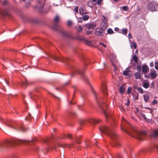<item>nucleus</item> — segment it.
I'll list each match as a JSON object with an SVG mask.
<instances>
[{
    "instance_id": "obj_1",
    "label": "nucleus",
    "mask_w": 158,
    "mask_h": 158,
    "mask_svg": "<svg viewBox=\"0 0 158 158\" xmlns=\"http://www.w3.org/2000/svg\"><path fill=\"white\" fill-rule=\"evenodd\" d=\"M32 140H20L13 139L10 140H6L4 142L0 143V149L3 147H10L14 146L16 144L23 143H28L32 142Z\"/></svg>"
},
{
    "instance_id": "obj_2",
    "label": "nucleus",
    "mask_w": 158,
    "mask_h": 158,
    "mask_svg": "<svg viewBox=\"0 0 158 158\" xmlns=\"http://www.w3.org/2000/svg\"><path fill=\"white\" fill-rule=\"evenodd\" d=\"M113 126H111L110 127L105 126H102L99 128L100 131L102 133L108 135L112 139H114L116 137V135L113 130Z\"/></svg>"
},
{
    "instance_id": "obj_3",
    "label": "nucleus",
    "mask_w": 158,
    "mask_h": 158,
    "mask_svg": "<svg viewBox=\"0 0 158 158\" xmlns=\"http://www.w3.org/2000/svg\"><path fill=\"white\" fill-rule=\"evenodd\" d=\"M32 0H23V1L27 3H29ZM38 2L37 8L39 11L42 14L46 13L44 11V2L45 0H36Z\"/></svg>"
},
{
    "instance_id": "obj_4",
    "label": "nucleus",
    "mask_w": 158,
    "mask_h": 158,
    "mask_svg": "<svg viewBox=\"0 0 158 158\" xmlns=\"http://www.w3.org/2000/svg\"><path fill=\"white\" fill-rule=\"evenodd\" d=\"M94 93L96 97V100L97 103L99 105L100 107L102 110L103 113L105 114H106L105 108L107 107V105L106 104L104 103L103 102L101 101L102 98H101L98 99L97 97L96 94L94 92Z\"/></svg>"
},
{
    "instance_id": "obj_5",
    "label": "nucleus",
    "mask_w": 158,
    "mask_h": 158,
    "mask_svg": "<svg viewBox=\"0 0 158 158\" xmlns=\"http://www.w3.org/2000/svg\"><path fill=\"white\" fill-rule=\"evenodd\" d=\"M134 133L136 135V137L139 140H143V137L147 134L146 132L144 131H139L135 130Z\"/></svg>"
},
{
    "instance_id": "obj_6",
    "label": "nucleus",
    "mask_w": 158,
    "mask_h": 158,
    "mask_svg": "<svg viewBox=\"0 0 158 158\" xmlns=\"http://www.w3.org/2000/svg\"><path fill=\"white\" fill-rule=\"evenodd\" d=\"M7 125L9 127H12L14 129L19 131L24 132L26 130V129L24 128L21 124H18L16 127H13L8 124H7Z\"/></svg>"
},
{
    "instance_id": "obj_7",
    "label": "nucleus",
    "mask_w": 158,
    "mask_h": 158,
    "mask_svg": "<svg viewBox=\"0 0 158 158\" xmlns=\"http://www.w3.org/2000/svg\"><path fill=\"white\" fill-rule=\"evenodd\" d=\"M156 3L154 2H151L149 3L148 5V9L151 11H156Z\"/></svg>"
},
{
    "instance_id": "obj_8",
    "label": "nucleus",
    "mask_w": 158,
    "mask_h": 158,
    "mask_svg": "<svg viewBox=\"0 0 158 158\" xmlns=\"http://www.w3.org/2000/svg\"><path fill=\"white\" fill-rule=\"evenodd\" d=\"M60 20L59 17L57 15L56 16L54 19V24L52 28L55 30H56L58 26V23Z\"/></svg>"
},
{
    "instance_id": "obj_9",
    "label": "nucleus",
    "mask_w": 158,
    "mask_h": 158,
    "mask_svg": "<svg viewBox=\"0 0 158 158\" xmlns=\"http://www.w3.org/2000/svg\"><path fill=\"white\" fill-rule=\"evenodd\" d=\"M96 24L94 22H90L85 24L84 26L88 29H93L96 26Z\"/></svg>"
},
{
    "instance_id": "obj_10",
    "label": "nucleus",
    "mask_w": 158,
    "mask_h": 158,
    "mask_svg": "<svg viewBox=\"0 0 158 158\" xmlns=\"http://www.w3.org/2000/svg\"><path fill=\"white\" fill-rule=\"evenodd\" d=\"M71 69L73 72L72 74H71V77H72L73 76V74L75 73H78L81 75H83V71L78 70V69L76 68H74L73 67H72V69Z\"/></svg>"
},
{
    "instance_id": "obj_11",
    "label": "nucleus",
    "mask_w": 158,
    "mask_h": 158,
    "mask_svg": "<svg viewBox=\"0 0 158 158\" xmlns=\"http://www.w3.org/2000/svg\"><path fill=\"white\" fill-rule=\"evenodd\" d=\"M0 15L2 17L5 16H9L10 15L9 13L6 9H3L0 10Z\"/></svg>"
},
{
    "instance_id": "obj_12",
    "label": "nucleus",
    "mask_w": 158,
    "mask_h": 158,
    "mask_svg": "<svg viewBox=\"0 0 158 158\" xmlns=\"http://www.w3.org/2000/svg\"><path fill=\"white\" fill-rule=\"evenodd\" d=\"M132 74V71H130L129 69L127 68L123 72V75L126 76H128L129 77H131Z\"/></svg>"
},
{
    "instance_id": "obj_13",
    "label": "nucleus",
    "mask_w": 158,
    "mask_h": 158,
    "mask_svg": "<svg viewBox=\"0 0 158 158\" xmlns=\"http://www.w3.org/2000/svg\"><path fill=\"white\" fill-rule=\"evenodd\" d=\"M103 20L101 24V26L102 29H106L108 26L107 20L104 16H103Z\"/></svg>"
},
{
    "instance_id": "obj_14",
    "label": "nucleus",
    "mask_w": 158,
    "mask_h": 158,
    "mask_svg": "<svg viewBox=\"0 0 158 158\" xmlns=\"http://www.w3.org/2000/svg\"><path fill=\"white\" fill-rule=\"evenodd\" d=\"M32 84V82L28 81L27 80H25L24 81L22 82L21 85L23 88H25L27 85H31Z\"/></svg>"
},
{
    "instance_id": "obj_15",
    "label": "nucleus",
    "mask_w": 158,
    "mask_h": 158,
    "mask_svg": "<svg viewBox=\"0 0 158 158\" xmlns=\"http://www.w3.org/2000/svg\"><path fill=\"white\" fill-rule=\"evenodd\" d=\"M102 90L104 94L107 95V91L106 87V83L104 82L102 83Z\"/></svg>"
},
{
    "instance_id": "obj_16",
    "label": "nucleus",
    "mask_w": 158,
    "mask_h": 158,
    "mask_svg": "<svg viewBox=\"0 0 158 158\" xmlns=\"http://www.w3.org/2000/svg\"><path fill=\"white\" fill-rule=\"evenodd\" d=\"M151 137L153 138H158V129L153 131L151 134Z\"/></svg>"
},
{
    "instance_id": "obj_17",
    "label": "nucleus",
    "mask_w": 158,
    "mask_h": 158,
    "mask_svg": "<svg viewBox=\"0 0 158 158\" xmlns=\"http://www.w3.org/2000/svg\"><path fill=\"white\" fill-rule=\"evenodd\" d=\"M150 75L151 77L153 79L155 78L156 77L157 75V74L156 73V71L154 69L151 71V73H150Z\"/></svg>"
},
{
    "instance_id": "obj_18",
    "label": "nucleus",
    "mask_w": 158,
    "mask_h": 158,
    "mask_svg": "<svg viewBox=\"0 0 158 158\" xmlns=\"http://www.w3.org/2000/svg\"><path fill=\"white\" fill-rule=\"evenodd\" d=\"M37 91V89L36 88H35L33 90L29 92V96L31 98H33V97L35 95V93Z\"/></svg>"
},
{
    "instance_id": "obj_19",
    "label": "nucleus",
    "mask_w": 158,
    "mask_h": 158,
    "mask_svg": "<svg viewBox=\"0 0 158 158\" xmlns=\"http://www.w3.org/2000/svg\"><path fill=\"white\" fill-rule=\"evenodd\" d=\"M102 32V30L98 28L96 29L95 31V34L97 35H101Z\"/></svg>"
},
{
    "instance_id": "obj_20",
    "label": "nucleus",
    "mask_w": 158,
    "mask_h": 158,
    "mask_svg": "<svg viewBox=\"0 0 158 158\" xmlns=\"http://www.w3.org/2000/svg\"><path fill=\"white\" fill-rule=\"evenodd\" d=\"M60 33L66 37L71 38V37L70 34L67 33L64 31L62 30L60 31Z\"/></svg>"
},
{
    "instance_id": "obj_21",
    "label": "nucleus",
    "mask_w": 158,
    "mask_h": 158,
    "mask_svg": "<svg viewBox=\"0 0 158 158\" xmlns=\"http://www.w3.org/2000/svg\"><path fill=\"white\" fill-rule=\"evenodd\" d=\"M53 58L54 60H62L63 61H65L68 59L66 58H64L63 57H59L57 56H54Z\"/></svg>"
},
{
    "instance_id": "obj_22",
    "label": "nucleus",
    "mask_w": 158,
    "mask_h": 158,
    "mask_svg": "<svg viewBox=\"0 0 158 158\" xmlns=\"http://www.w3.org/2000/svg\"><path fill=\"white\" fill-rule=\"evenodd\" d=\"M142 72L143 73H146L149 70V68L146 65H143L142 67Z\"/></svg>"
},
{
    "instance_id": "obj_23",
    "label": "nucleus",
    "mask_w": 158,
    "mask_h": 158,
    "mask_svg": "<svg viewBox=\"0 0 158 158\" xmlns=\"http://www.w3.org/2000/svg\"><path fill=\"white\" fill-rule=\"evenodd\" d=\"M99 121L94 118H90L88 122L92 124H94L98 123Z\"/></svg>"
},
{
    "instance_id": "obj_24",
    "label": "nucleus",
    "mask_w": 158,
    "mask_h": 158,
    "mask_svg": "<svg viewBox=\"0 0 158 158\" xmlns=\"http://www.w3.org/2000/svg\"><path fill=\"white\" fill-rule=\"evenodd\" d=\"M137 44L134 42L131 41L130 43V46L131 48H132L134 47V49H136V48Z\"/></svg>"
},
{
    "instance_id": "obj_25",
    "label": "nucleus",
    "mask_w": 158,
    "mask_h": 158,
    "mask_svg": "<svg viewBox=\"0 0 158 158\" xmlns=\"http://www.w3.org/2000/svg\"><path fill=\"white\" fill-rule=\"evenodd\" d=\"M142 86L144 88L147 89L149 87V83L147 82H144L142 83Z\"/></svg>"
},
{
    "instance_id": "obj_26",
    "label": "nucleus",
    "mask_w": 158,
    "mask_h": 158,
    "mask_svg": "<svg viewBox=\"0 0 158 158\" xmlns=\"http://www.w3.org/2000/svg\"><path fill=\"white\" fill-rule=\"evenodd\" d=\"M135 78L137 79H139L141 77V75L139 73H136L135 74Z\"/></svg>"
},
{
    "instance_id": "obj_27",
    "label": "nucleus",
    "mask_w": 158,
    "mask_h": 158,
    "mask_svg": "<svg viewBox=\"0 0 158 158\" xmlns=\"http://www.w3.org/2000/svg\"><path fill=\"white\" fill-rule=\"evenodd\" d=\"M144 99L146 102H147L149 100V97L147 95H145L143 97Z\"/></svg>"
},
{
    "instance_id": "obj_28",
    "label": "nucleus",
    "mask_w": 158,
    "mask_h": 158,
    "mask_svg": "<svg viewBox=\"0 0 158 158\" xmlns=\"http://www.w3.org/2000/svg\"><path fill=\"white\" fill-rule=\"evenodd\" d=\"M135 89L137 90L139 93L142 94L143 93V89L141 87H137Z\"/></svg>"
},
{
    "instance_id": "obj_29",
    "label": "nucleus",
    "mask_w": 158,
    "mask_h": 158,
    "mask_svg": "<svg viewBox=\"0 0 158 158\" xmlns=\"http://www.w3.org/2000/svg\"><path fill=\"white\" fill-rule=\"evenodd\" d=\"M89 16L87 15H85L83 16L82 19L84 21H86L89 19Z\"/></svg>"
},
{
    "instance_id": "obj_30",
    "label": "nucleus",
    "mask_w": 158,
    "mask_h": 158,
    "mask_svg": "<svg viewBox=\"0 0 158 158\" xmlns=\"http://www.w3.org/2000/svg\"><path fill=\"white\" fill-rule=\"evenodd\" d=\"M133 60L135 61V62L136 63L138 61V58L136 55H133Z\"/></svg>"
},
{
    "instance_id": "obj_31",
    "label": "nucleus",
    "mask_w": 158,
    "mask_h": 158,
    "mask_svg": "<svg viewBox=\"0 0 158 158\" xmlns=\"http://www.w3.org/2000/svg\"><path fill=\"white\" fill-rule=\"evenodd\" d=\"M76 29L77 31L79 32L81 31L82 30V27L81 26H78V27H77Z\"/></svg>"
},
{
    "instance_id": "obj_32",
    "label": "nucleus",
    "mask_w": 158,
    "mask_h": 158,
    "mask_svg": "<svg viewBox=\"0 0 158 158\" xmlns=\"http://www.w3.org/2000/svg\"><path fill=\"white\" fill-rule=\"evenodd\" d=\"M107 33L109 34H112L114 33L113 30L111 28H109L107 30Z\"/></svg>"
},
{
    "instance_id": "obj_33",
    "label": "nucleus",
    "mask_w": 158,
    "mask_h": 158,
    "mask_svg": "<svg viewBox=\"0 0 158 158\" xmlns=\"http://www.w3.org/2000/svg\"><path fill=\"white\" fill-rule=\"evenodd\" d=\"M81 137L80 136L79 137H77V139H75V141L76 143L78 144H79L80 142H79V140H80L81 138Z\"/></svg>"
},
{
    "instance_id": "obj_34",
    "label": "nucleus",
    "mask_w": 158,
    "mask_h": 158,
    "mask_svg": "<svg viewBox=\"0 0 158 158\" xmlns=\"http://www.w3.org/2000/svg\"><path fill=\"white\" fill-rule=\"evenodd\" d=\"M112 65L113 66V67H114V72L113 74V75H114V74L115 75H116V73L115 72V71L116 70H117V68H116V66L115 65H114V64H112Z\"/></svg>"
},
{
    "instance_id": "obj_35",
    "label": "nucleus",
    "mask_w": 158,
    "mask_h": 158,
    "mask_svg": "<svg viewBox=\"0 0 158 158\" xmlns=\"http://www.w3.org/2000/svg\"><path fill=\"white\" fill-rule=\"evenodd\" d=\"M122 33L124 35H126L127 33V29H123L122 30Z\"/></svg>"
},
{
    "instance_id": "obj_36",
    "label": "nucleus",
    "mask_w": 158,
    "mask_h": 158,
    "mask_svg": "<svg viewBox=\"0 0 158 158\" xmlns=\"http://www.w3.org/2000/svg\"><path fill=\"white\" fill-rule=\"evenodd\" d=\"M122 9L123 10L127 11L128 10V8L127 6H124L122 7Z\"/></svg>"
},
{
    "instance_id": "obj_37",
    "label": "nucleus",
    "mask_w": 158,
    "mask_h": 158,
    "mask_svg": "<svg viewBox=\"0 0 158 158\" xmlns=\"http://www.w3.org/2000/svg\"><path fill=\"white\" fill-rule=\"evenodd\" d=\"M85 44L88 45H91V42L88 40H85Z\"/></svg>"
},
{
    "instance_id": "obj_38",
    "label": "nucleus",
    "mask_w": 158,
    "mask_h": 158,
    "mask_svg": "<svg viewBox=\"0 0 158 158\" xmlns=\"http://www.w3.org/2000/svg\"><path fill=\"white\" fill-rule=\"evenodd\" d=\"M73 24L72 22L70 20H69L67 22V24L68 26H71Z\"/></svg>"
},
{
    "instance_id": "obj_39",
    "label": "nucleus",
    "mask_w": 158,
    "mask_h": 158,
    "mask_svg": "<svg viewBox=\"0 0 158 158\" xmlns=\"http://www.w3.org/2000/svg\"><path fill=\"white\" fill-rule=\"evenodd\" d=\"M83 10L82 8H81L79 9L80 13L81 15H83L84 13L83 12Z\"/></svg>"
},
{
    "instance_id": "obj_40",
    "label": "nucleus",
    "mask_w": 158,
    "mask_h": 158,
    "mask_svg": "<svg viewBox=\"0 0 158 158\" xmlns=\"http://www.w3.org/2000/svg\"><path fill=\"white\" fill-rule=\"evenodd\" d=\"M155 68L158 70V62H156L155 63Z\"/></svg>"
},
{
    "instance_id": "obj_41",
    "label": "nucleus",
    "mask_w": 158,
    "mask_h": 158,
    "mask_svg": "<svg viewBox=\"0 0 158 158\" xmlns=\"http://www.w3.org/2000/svg\"><path fill=\"white\" fill-rule=\"evenodd\" d=\"M124 90V88L122 87H120L119 90L121 93H123Z\"/></svg>"
},
{
    "instance_id": "obj_42",
    "label": "nucleus",
    "mask_w": 158,
    "mask_h": 158,
    "mask_svg": "<svg viewBox=\"0 0 158 158\" xmlns=\"http://www.w3.org/2000/svg\"><path fill=\"white\" fill-rule=\"evenodd\" d=\"M99 44L100 45L102 46V47H104V48H105L106 47V45L104 44L103 43L100 42L99 43Z\"/></svg>"
},
{
    "instance_id": "obj_43",
    "label": "nucleus",
    "mask_w": 158,
    "mask_h": 158,
    "mask_svg": "<svg viewBox=\"0 0 158 158\" xmlns=\"http://www.w3.org/2000/svg\"><path fill=\"white\" fill-rule=\"evenodd\" d=\"M131 90V88L130 87H129L127 89V93L128 94H130Z\"/></svg>"
},
{
    "instance_id": "obj_44",
    "label": "nucleus",
    "mask_w": 158,
    "mask_h": 158,
    "mask_svg": "<svg viewBox=\"0 0 158 158\" xmlns=\"http://www.w3.org/2000/svg\"><path fill=\"white\" fill-rule=\"evenodd\" d=\"M157 104V101L156 100L154 99L152 102V104L153 105H156Z\"/></svg>"
},
{
    "instance_id": "obj_45",
    "label": "nucleus",
    "mask_w": 158,
    "mask_h": 158,
    "mask_svg": "<svg viewBox=\"0 0 158 158\" xmlns=\"http://www.w3.org/2000/svg\"><path fill=\"white\" fill-rule=\"evenodd\" d=\"M89 140L86 141L85 142V144L86 147H88L89 145Z\"/></svg>"
},
{
    "instance_id": "obj_46",
    "label": "nucleus",
    "mask_w": 158,
    "mask_h": 158,
    "mask_svg": "<svg viewBox=\"0 0 158 158\" xmlns=\"http://www.w3.org/2000/svg\"><path fill=\"white\" fill-rule=\"evenodd\" d=\"M102 2V0H98L97 2V3L98 5H99L101 4V2Z\"/></svg>"
},
{
    "instance_id": "obj_47",
    "label": "nucleus",
    "mask_w": 158,
    "mask_h": 158,
    "mask_svg": "<svg viewBox=\"0 0 158 158\" xmlns=\"http://www.w3.org/2000/svg\"><path fill=\"white\" fill-rule=\"evenodd\" d=\"M78 7L77 6H75L74 8V11L76 12H77L78 11Z\"/></svg>"
},
{
    "instance_id": "obj_48",
    "label": "nucleus",
    "mask_w": 158,
    "mask_h": 158,
    "mask_svg": "<svg viewBox=\"0 0 158 158\" xmlns=\"http://www.w3.org/2000/svg\"><path fill=\"white\" fill-rule=\"evenodd\" d=\"M121 129L123 131L126 132H127V130L125 128H124L122 126H121Z\"/></svg>"
},
{
    "instance_id": "obj_49",
    "label": "nucleus",
    "mask_w": 158,
    "mask_h": 158,
    "mask_svg": "<svg viewBox=\"0 0 158 158\" xmlns=\"http://www.w3.org/2000/svg\"><path fill=\"white\" fill-rule=\"evenodd\" d=\"M141 115L143 118H144L145 119H146V117L145 115L144 114H143V113H141Z\"/></svg>"
},
{
    "instance_id": "obj_50",
    "label": "nucleus",
    "mask_w": 158,
    "mask_h": 158,
    "mask_svg": "<svg viewBox=\"0 0 158 158\" xmlns=\"http://www.w3.org/2000/svg\"><path fill=\"white\" fill-rule=\"evenodd\" d=\"M141 66H137V69L138 71H141Z\"/></svg>"
},
{
    "instance_id": "obj_51",
    "label": "nucleus",
    "mask_w": 158,
    "mask_h": 158,
    "mask_svg": "<svg viewBox=\"0 0 158 158\" xmlns=\"http://www.w3.org/2000/svg\"><path fill=\"white\" fill-rule=\"evenodd\" d=\"M66 137L68 138H71V134H68L66 135Z\"/></svg>"
},
{
    "instance_id": "obj_52",
    "label": "nucleus",
    "mask_w": 158,
    "mask_h": 158,
    "mask_svg": "<svg viewBox=\"0 0 158 158\" xmlns=\"http://www.w3.org/2000/svg\"><path fill=\"white\" fill-rule=\"evenodd\" d=\"M91 33V31H88L86 32V35H88L90 34Z\"/></svg>"
},
{
    "instance_id": "obj_53",
    "label": "nucleus",
    "mask_w": 158,
    "mask_h": 158,
    "mask_svg": "<svg viewBox=\"0 0 158 158\" xmlns=\"http://www.w3.org/2000/svg\"><path fill=\"white\" fill-rule=\"evenodd\" d=\"M130 103V101L129 99H127V103H126L125 105L127 106H128L129 105Z\"/></svg>"
},
{
    "instance_id": "obj_54",
    "label": "nucleus",
    "mask_w": 158,
    "mask_h": 158,
    "mask_svg": "<svg viewBox=\"0 0 158 158\" xmlns=\"http://www.w3.org/2000/svg\"><path fill=\"white\" fill-rule=\"evenodd\" d=\"M154 66V63L153 62H152L150 63V67H152Z\"/></svg>"
},
{
    "instance_id": "obj_55",
    "label": "nucleus",
    "mask_w": 158,
    "mask_h": 158,
    "mask_svg": "<svg viewBox=\"0 0 158 158\" xmlns=\"http://www.w3.org/2000/svg\"><path fill=\"white\" fill-rule=\"evenodd\" d=\"M71 115H72L73 116L75 115H76V114L74 112H72L71 113Z\"/></svg>"
},
{
    "instance_id": "obj_56",
    "label": "nucleus",
    "mask_w": 158,
    "mask_h": 158,
    "mask_svg": "<svg viewBox=\"0 0 158 158\" xmlns=\"http://www.w3.org/2000/svg\"><path fill=\"white\" fill-rule=\"evenodd\" d=\"M119 28L118 27H115L114 28V31H119Z\"/></svg>"
},
{
    "instance_id": "obj_57",
    "label": "nucleus",
    "mask_w": 158,
    "mask_h": 158,
    "mask_svg": "<svg viewBox=\"0 0 158 158\" xmlns=\"http://www.w3.org/2000/svg\"><path fill=\"white\" fill-rule=\"evenodd\" d=\"M5 81L7 85H9V82L6 79H5Z\"/></svg>"
},
{
    "instance_id": "obj_58",
    "label": "nucleus",
    "mask_w": 158,
    "mask_h": 158,
    "mask_svg": "<svg viewBox=\"0 0 158 158\" xmlns=\"http://www.w3.org/2000/svg\"><path fill=\"white\" fill-rule=\"evenodd\" d=\"M128 36L129 37V39L131 38L132 37V36L131 35L130 33H129L128 34Z\"/></svg>"
},
{
    "instance_id": "obj_59",
    "label": "nucleus",
    "mask_w": 158,
    "mask_h": 158,
    "mask_svg": "<svg viewBox=\"0 0 158 158\" xmlns=\"http://www.w3.org/2000/svg\"><path fill=\"white\" fill-rule=\"evenodd\" d=\"M150 110V113L152 114L153 113V110L152 109H151Z\"/></svg>"
},
{
    "instance_id": "obj_60",
    "label": "nucleus",
    "mask_w": 158,
    "mask_h": 158,
    "mask_svg": "<svg viewBox=\"0 0 158 158\" xmlns=\"http://www.w3.org/2000/svg\"><path fill=\"white\" fill-rule=\"evenodd\" d=\"M91 1H90V2H89L88 3V5L90 7H92V6H90V5H89V3H91Z\"/></svg>"
},
{
    "instance_id": "obj_61",
    "label": "nucleus",
    "mask_w": 158,
    "mask_h": 158,
    "mask_svg": "<svg viewBox=\"0 0 158 158\" xmlns=\"http://www.w3.org/2000/svg\"><path fill=\"white\" fill-rule=\"evenodd\" d=\"M80 20L79 21V22L81 23V21L82 20V18H79Z\"/></svg>"
},
{
    "instance_id": "obj_62",
    "label": "nucleus",
    "mask_w": 158,
    "mask_h": 158,
    "mask_svg": "<svg viewBox=\"0 0 158 158\" xmlns=\"http://www.w3.org/2000/svg\"><path fill=\"white\" fill-rule=\"evenodd\" d=\"M156 120L157 121V122L158 123V118H156Z\"/></svg>"
},
{
    "instance_id": "obj_63",
    "label": "nucleus",
    "mask_w": 158,
    "mask_h": 158,
    "mask_svg": "<svg viewBox=\"0 0 158 158\" xmlns=\"http://www.w3.org/2000/svg\"><path fill=\"white\" fill-rule=\"evenodd\" d=\"M53 149H56V147L54 146V147H53V148H52Z\"/></svg>"
},
{
    "instance_id": "obj_64",
    "label": "nucleus",
    "mask_w": 158,
    "mask_h": 158,
    "mask_svg": "<svg viewBox=\"0 0 158 158\" xmlns=\"http://www.w3.org/2000/svg\"><path fill=\"white\" fill-rule=\"evenodd\" d=\"M146 108L149 110H150L151 109L150 108Z\"/></svg>"
}]
</instances>
